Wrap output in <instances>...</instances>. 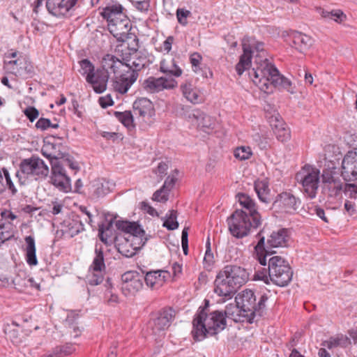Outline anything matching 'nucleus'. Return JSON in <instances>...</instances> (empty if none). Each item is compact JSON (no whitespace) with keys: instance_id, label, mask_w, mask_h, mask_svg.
Wrapping results in <instances>:
<instances>
[{"instance_id":"nucleus-21","label":"nucleus","mask_w":357,"mask_h":357,"mask_svg":"<svg viewBox=\"0 0 357 357\" xmlns=\"http://www.w3.org/2000/svg\"><path fill=\"white\" fill-rule=\"evenodd\" d=\"M79 1V0H47L46 7L51 15L61 17L70 10H75Z\"/></svg>"},{"instance_id":"nucleus-1","label":"nucleus","mask_w":357,"mask_h":357,"mask_svg":"<svg viewBox=\"0 0 357 357\" xmlns=\"http://www.w3.org/2000/svg\"><path fill=\"white\" fill-rule=\"evenodd\" d=\"M138 40L121 49L123 67L120 70V77L115 82L114 88L117 91L126 93L130 86L136 82L138 72L144 68L147 63V57L138 50Z\"/></svg>"},{"instance_id":"nucleus-51","label":"nucleus","mask_w":357,"mask_h":357,"mask_svg":"<svg viewBox=\"0 0 357 357\" xmlns=\"http://www.w3.org/2000/svg\"><path fill=\"white\" fill-rule=\"evenodd\" d=\"M55 348L56 349V351L59 352L61 357L68 356L75 351V347L70 344H66V345L56 347Z\"/></svg>"},{"instance_id":"nucleus-53","label":"nucleus","mask_w":357,"mask_h":357,"mask_svg":"<svg viewBox=\"0 0 357 357\" xmlns=\"http://www.w3.org/2000/svg\"><path fill=\"white\" fill-rule=\"evenodd\" d=\"M1 215L2 217V219L6 222L5 223H3L1 225H5L6 227L10 223L13 227V230L14 231L13 225L12 224L11 222L17 218L16 215H15L10 211L5 210L3 211H1Z\"/></svg>"},{"instance_id":"nucleus-54","label":"nucleus","mask_w":357,"mask_h":357,"mask_svg":"<svg viewBox=\"0 0 357 357\" xmlns=\"http://www.w3.org/2000/svg\"><path fill=\"white\" fill-rule=\"evenodd\" d=\"M206 250L205 255L204 257V262L205 264H208V266H211V264H213V263L214 261V260H213L214 257H213V254L211 250V243L209 241V238L208 239V241L206 242Z\"/></svg>"},{"instance_id":"nucleus-38","label":"nucleus","mask_w":357,"mask_h":357,"mask_svg":"<svg viewBox=\"0 0 357 357\" xmlns=\"http://www.w3.org/2000/svg\"><path fill=\"white\" fill-rule=\"evenodd\" d=\"M142 246L137 245V242H131L128 238H124V241L118 243L117 249L119 253L126 257H132L136 251Z\"/></svg>"},{"instance_id":"nucleus-40","label":"nucleus","mask_w":357,"mask_h":357,"mask_svg":"<svg viewBox=\"0 0 357 357\" xmlns=\"http://www.w3.org/2000/svg\"><path fill=\"white\" fill-rule=\"evenodd\" d=\"M349 343V338L344 335H337L334 337H331L328 340H325L321 343V345L327 347L328 349H332L337 347H346Z\"/></svg>"},{"instance_id":"nucleus-27","label":"nucleus","mask_w":357,"mask_h":357,"mask_svg":"<svg viewBox=\"0 0 357 357\" xmlns=\"http://www.w3.org/2000/svg\"><path fill=\"white\" fill-rule=\"evenodd\" d=\"M188 118L191 120L192 123L197 126L199 129L205 132L209 133L215 128V121L214 119L200 110H193L188 115Z\"/></svg>"},{"instance_id":"nucleus-45","label":"nucleus","mask_w":357,"mask_h":357,"mask_svg":"<svg viewBox=\"0 0 357 357\" xmlns=\"http://www.w3.org/2000/svg\"><path fill=\"white\" fill-rule=\"evenodd\" d=\"M321 15L324 18L331 19L337 22H341L346 18V15L340 10H335L332 11L323 10Z\"/></svg>"},{"instance_id":"nucleus-34","label":"nucleus","mask_w":357,"mask_h":357,"mask_svg":"<svg viewBox=\"0 0 357 357\" xmlns=\"http://www.w3.org/2000/svg\"><path fill=\"white\" fill-rule=\"evenodd\" d=\"M237 197L239 204L246 210L245 212H247L252 219L258 222L261 216L256 209L255 203L253 200L245 194H238Z\"/></svg>"},{"instance_id":"nucleus-55","label":"nucleus","mask_w":357,"mask_h":357,"mask_svg":"<svg viewBox=\"0 0 357 357\" xmlns=\"http://www.w3.org/2000/svg\"><path fill=\"white\" fill-rule=\"evenodd\" d=\"M24 113L31 122H33L39 116L38 110L34 107H26Z\"/></svg>"},{"instance_id":"nucleus-59","label":"nucleus","mask_w":357,"mask_h":357,"mask_svg":"<svg viewBox=\"0 0 357 357\" xmlns=\"http://www.w3.org/2000/svg\"><path fill=\"white\" fill-rule=\"evenodd\" d=\"M3 176L5 177V179H6V185L8 188V189L13 192V194H15L17 192V190L16 188H15V185L10 178V174L8 173V171L6 169V168H3Z\"/></svg>"},{"instance_id":"nucleus-35","label":"nucleus","mask_w":357,"mask_h":357,"mask_svg":"<svg viewBox=\"0 0 357 357\" xmlns=\"http://www.w3.org/2000/svg\"><path fill=\"white\" fill-rule=\"evenodd\" d=\"M26 247L24 250L26 252V263L31 266H36L38 264V259L36 257V248L35 239L31 236H26L24 238Z\"/></svg>"},{"instance_id":"nucleus-37","label":"nucleus","mask_w":357,"mask_h":357,"mask_svg":"<svg viewBox=\"0 0 357 357\" xmlns=\"http://www.w3.org/2000/svg\"><path fill=\"white\" fill-rule=\"evenodd\" d=\"M223 313L225 319H231L235 322L243 321V318H248V316L244 315L245 313H243L242 308L236 302L227 305Z\"/></svg>"},{"instance_id":"nucleus-61","label":"nucleus","mask_w":357,"mask_h":357,"mask_svg":"<svg viewBox=\"0 0 357 357\" xmlns=\"http://www.w3.org/2000/svg\"><path fill=\"white\" fill-rule=\"evenodd\" d=\"M167 169L168 165L165 162H161L158 164L154 172L160 178H162L167 174Z\"/></svg>"},{"instance_id":"nucleus-60","label":"nucleus","mask_w":357,"mask_h":357,"mask_svg":"<svg viewBox=\"0 0 357 357\" xmlns=\"http://www.w3.org/2000/svg\"><path fill=\"white\" fill-rule=\"evenodd\" d=\"M100 105L102 108H107L109 106H112L114 104V101L110 95H106L99 98L98 100Z\"/></svg>"},{"instance_id":"nucleus-46","label":"nucleus","mask_w":357,"mask_h":357,"mask_svg":"<svg viewBox=\"0 0 357 357\" xmlns=\"http://www.w3.org/2000/svg\"><path fill=\"white\" fill-rule=\"evenodd\" d=\"M14 236V231L12 225L9 223L6 225H0V245L6 241L10 240Z\"/></svg>"},{"instance_id":"nucleus-25","label":"nucleus","mask_w":357,"mask_h":357,"mask_svg":"<svg viewBox=\"0 0 357 357\" xmlns=\"http://www.w3.org/2000/svg\"><path fill=\"white\" fill-rule=\"evenodd\" d=\"M176 85V82L173 78L150 77L144 81L142 87L148 93H154L164 89H173Z\"/></svg>"},{"instance_id":"nucleus-29","label":"nucleus","mask_w":357,"mask_h":357,"mask_svg":"<svg viewBox=\"0 0 357 357\" xmlns=\"http://www.w3.org/2000/svg\"><path fill=\"white\" fill-rule=\"evenodd\" d=\"M84 229L79 215H74L65 220L62 224V231L70 237H73Z\"/></svg>"},{"instance_id":"nucleus-42","label":"nucleus","mask_w":357,"mask_h":357,"mask_svg":"<svg viewBox=\"0 0 357 357\" xmlns=\"http://www.w3.org/2000/svg\"><path fill=\"white\" fill-rule=\"evenodd\" d=\"M114 115L129 130L135 128L134 116L131 111L116 112Z\"/></svg>"},{"instance_id":"nucleus-62","label":"nucleus","mask_w":357,"mask_h":357,"mask_svg":"<svg viewBox=\"0 0 357 357\" xmlns=\"http://www.w3.org/2000/svg\"><path fill=\"white\" fill-rule=\"evenodd\" d=\"M176 180H177V178H176V177L175 176H174V175L169 176L166 178V180H165L162 187L165 188L166 190L169 192L170 190L174 185V183H175Z\"/></svg>"},{"instance_id":"nucleus-17","label":"nucleus","mask_w":357,"mask_h":357,"mask_svg":"<svg viewBox=\"0 0 357 357\" xmlns=\"http://www.w3.org/2000/svg\"><path fill=\"white\" fill-rule=\"evenodd\" d=\"M51 182L60 191L68 192L71 190L70 178L59 160L52 161Z\"/></svg>"},{"instance_id":"nucleus-64","label":"nucleus","mask_w":357,"mask_h":357,"mask_svg":"<svg viewBox=\"0 0 357 357\" xmlns=\"http://www.w3.org/2000/svg\"><path fill=\"white\" fill-rule=\"evenodd\" d=\"M135 7L137 10L145 12L149 10V0H142L139 3H135Z\"/></svg>"},{"instance_id":"nucleus-47","label":"nucleus","mask_w":357,"mask_h":357,"mask_svg":"<svg viewBox=\"0 0 357 357\" xmlns=\"http://www.w3.org/2000/svg\"><path fill=\"white\" fill-rule=\"evenodd\" d=\"M234 154L236 158L245 160L250 158L252 153L249 146H241L234 150Z\"/></svg>"},{"instance_id":"nucleus-36","label":"nucleus","mask_w":357,"mask_h":357,"mask_svg":"<svg viewBox=\"0 0 357 357\" xmlns=\"http://www.w3.org/2000/svg\"><path fill=\"white\" fill-rule=\"evenodd\" d=\"M183 96L191 103L198 104L202 102L203 99L200 96L199 90L191 83H185L181 86Z\"/></svg>"},{"instance_id":"nucleus-23","label":"nucleus","mask_w":357,"mask_h":357,"mask_svg":"<svg viewBox=\"0 0 357 357\" xmlns=\"http://www.w3.org/2000/svg\"><path fill=\"white\" fill-rule=\"evenodd\" d=\"M266 118L278 140L287 142L290 139V130L276 111H274L273 114H267Z\"/></svg>"},{"instance_id":"nucleus-6","label":"nucleus","mask_w":357,"mask_h":357,"mask_svg":"<svg viewBox=\"0 0 357 357\" xmlns=\"http://www.w3.org/2000/svg\"><path fill=\"white\" fill-rule=\"evenodd\" d=\"M242 45L243 54L240 56V60L236 66V70L238 75H241L250 66L252 53L255 51L257 52V54L255 56L254 67L249 73L252 79L255 77L257 68L262 63L273 66L266 57L263 43L255 41L254 38H245L243 40Z\"/></svg>"},{"instance_id":"nucleus-13","label":"nucleus","mask_w":357,"mask_h":357,"mask_svg":"<svg viewBox=\"0 0 357 357\" xmlns=\"http://www.w3.org/2000/svg\"><path fill=\"white\" fill-rule=\"evenodd\" d=\"M94 252L95 257L86 277L88 283L92 286L98 285L103 281V272L105 271L102 245L96 244Z\"/></svg>"},{"instance_id":"nucleus-26","label":"nucleus","mask_w":357,"mask_h":357,"mask_svg":"<svg viewBox=\"0 0 357 357\" xmlns=\"http://www.w3.org/2000/svg\"><path fill=\"white\" fill-rule=\"evenodd\" d=\"M324 190L331 197H335L343 189V183L330 171H324L322 174Z\"/></svg>"},{"instance_id":"nucleus-11","label":"nucleus","mask_w":357,"mask_h":357,"mask_svg":"<svg viewBox=\"0 0 357 357\" xmlns=\"http://www.w3.org/2000/svg\"><path fill=\"white\" fill-rule=\"evenodd\" d=\"M296 179L303 186L304 193L310 199L316 197L319 183V171L310 166H305L297 173Z\"/></svg>"},{"instance_id":"nucleus-2","label":"nucleus","mask_w":357,"mask_h":357,"mask_svg":"<svg viewBox=\"0 0 357 357\" xmlns=\"http://www.w3.org/2000/svg\"><path fill=\"white\" fill-rule=\"evenodd\" d=\"M206 306L199 307L192 321L191 334L195 341H202L208 336L217 335L227 326V320L223 311H209L208 303Z\"/></svg>"},{"instance_id":"nucleus-48","label":"nucleus","mask_w":357,"mask_h":357,"mask_svg":"<svg viewBox=\"0 0 357 357\" xmlns=\"http://www.w3.org/2000/svg\"><path fill=\"white\" fill-rule=\"evenodd\" d=\"M202 61V56L198 52H193L190 56V61L192 65V70L195 73H199L201 71V63Z\"/></svg>"},{"instance_id":"nucleus-56","label":"nucleus","mask_w":357,"mask_h":357,"mask_svg":"<svg viewBox=\"0 0 357 357\" xmlns=\"http://www.w3.org/2000/svg\"><path fill=\"white\" fill-rule=\"evenodd\" d=\"M268 301V296L266 294L261 295L258 303H256V314L259 317L262 315L264 309L265 308V303Z\"/></svg>"},{"instance_id":"nucleus-28","label":"nucleus","mask_w":357,"mask_h":357,"mask_svg":"<svg viewBox=\"0 0 357 357\" xmlns=\"http://www.w3.org/2000/svg\"><path fill=\"white\" fill-rule=\"evenodd\" d=\"M289 37L293 43V47L302 53L307 50L314 42L310 36L298 31H291Z\"/></svg>"},{"instance_id":"nucleus-63","label":"nucleus","mask_w":357,"mask_h":357,"mask_svg":"<svg viewBox=\"0 0 357 357\" xmlns=\"http://www.w3.org/2000/svg\"><path fill=\"white\" fill-rule=\"evenodd\" d=\"M105 296L107 298V301L108 303L113 305L119 303V296L112 292V290H107L105 293Z\"/></svg>"},{"instance_id":"nucleus-22","label":"nucleus","mask_w":357,"mask_h":357,"mask_svg":"<svg viewBox=\"0 0 357 357\" xmlns=\"http://www.w3.org/2000/svg\"><path fill=\"white\" fill-rule=\"evenodd\" d=\"M118 229L125 231L129 236L127 238L131 242H137L139 246H144L146 239L143 238L144 231L135 222H131L124 220H119L116 222Z\"/></svg>"},{"instance_id":"nucleus-12","label":"nucleus","mask_w":357,"mask_h":357,"mask_svg":"<svg viewBox=\"0 0 357 357\" xmlns=\"http://www.w3.org/2000/svg\"><path fill=\"white\" fill-rule=\"evenodd\" d=\"M108 29L119 41L122 42V44L118 47V49L124 47L128 43H131L138 39L136 35L130 33L131 27L126 16L119 19L113 23L108 24Z\"/></svg>"},{"instance_id":"nucleus-15","label":"nucleus","mask_w":357,"mask_h":357,"mask_svg":"<svg viewBox=\"0 0 357 357\" xmlns=\"http://www.w3.org/2000/svg\"><path fill=\"white\" fill-rule=\"evenodd\" d=\"M301 204V201L289 192L279 194L273 204L277 212L293 213Z\"/></svg>"},{"instance_id":"nucleus-5","label":"nucleus","mask_w":357,"mask_h":357,"mask_svg":"<svg viewBox=\"0 0 357 357\" xmlns=\"http://www.w3.org/2000/svg\"><path fill=\"white\" fill-rule=\"evenodd\" d=\"M123 63L115 56L105 55L101 61V68L97 69L91 75L86 76V81L90 84L96 93H103L106 89L109 77L114 75L116 82L120 77V70Z\"/></svg>"},{"instance_id":"nucleus-19","label":"nucleus","mask_w":357,"mask_h":357,"mask_svg":"<svg viewBox=\"0 0 357 357\" xmlns=\"http://www.w3.org/2000/svg\"><path fill=\"white\" fill-rule=\"evenodd\" d=\"M341 175L345 181L357 180V149L349 151L342 162Z\"/></svg>"},{"instance_id":"nucleus-24","label":"nucleus","mask_w":357,"mask_h":357,"mask_svg":"<svg viewBox=\"0 0 357 357\" xmlns=\"http://www.w3.org/2000/svg\"><path fill=\"white\" fill-rule=\"evenodd\" d=\"M122 291L127 296L135 294L142 289L143 278L137 272L128 271L122 275Z\"/></svg>"},{"instance_id":"nucleus-18","label":"nucleus","mask_w":357,"mask_h":357,"mask_svg":"<svg viewBox=\"0 0 357 357\" xmlns=\"http://www.w3.org/2000/svg\"><path fill=\"white\" fill-rule=\"evenodd\" d=\"M256 299L255 293L251 289L243 290L238 297L236 298L235 302L242 308L244 315L248 316V321L252 323L256 315Z\"/></svg>"},{"instance_id":"nucleus-31","label":"nucleus","mask_w":357,"mask_h":357,"mask_svg":"<svg viewBox=\"0 0 357 357\" xmlns=\"http://www.w3.org/2000/svg\"><path fill=\"white\" fill-rule=\"evenodd\" d=\"M109 182L104 179H97L89 185V193L93 199L102 197L109 192Z\"/></svg>"},{"instance_id":"nucleus-32","label":"nucleus","mask_w":357,"mask_h":357,"mask_svg":"<svg viewBox=\"0 0 357 357\" xmlns=\"http://www.w3.org/2000/svg\"><path fill=\"white\" fill-rule=\"evenodd\" d=\"M123 6L118 3H111L107 6L101 13L102 16L106 19L108 24L113 23L114 22L121 19L126 16L123 13Z\"/></svg>"},{"instance_id":"nucleus-16","label":"nucleus","mask_w":357,"mask_h":357,"mask_svg":"<svg viewBox=\"0 0 357 357\" xmlns=\"http://www.w3.org/2000/svg\"><path fill=\"white\" fill-rule=\"evenodd\" d=\"M133 113L139 120L147 124L153 123L155 111L153 102L146 98H137L132 105Z\"/></svg>"},{"instance_id":"nucleus-9","label":"nucleus","mask_w":357,"mask_h":357,"mask_svg":"<svg viewBox=\"0 0 357 357\" xmlns=\"http://www.w3.org/2000/svg\"><path fill=\"white\" fill-rule=\"evenodd\" d=\"M48 174L49 167L44 161L38 157L32 156L21 162L20 169L16 172L15 176L19 183L24 185L29 177L35 179L45 178Z\"/></svg>"},{"instance_id":"nucleus-10","label":"nucleus","mask_w":357,"mask_h":357,"mask_svg":"<svg viewBox=\"0 0 357 357\" xmlns=\"http://www.w3.org/2000/svg\"><path fill=\"white\" fill-rule=\"evenodd\" d=\"M261 223V218L256 222L247 212L240 210H236L228 220L229 231L236 238L247 236L252 229H257Z\"/></svg>"},{"instance_id":"nucleus-44","label":"nucleus","mask_w":357,"mask_h":357,"mask_svg":"<svg viewBox=\"0 0 357 357\" xmlns=\"http://www.w3.org/2000/svg\"><path fill=\"white\" fill-rule=\"evenodd\" d=\"M112 227V220H109L106 225L104 224L99 225L98 236L101 241L105 244H107V238L112 236V230L110 228Z\"/></svg>"},{"instance_id":"nucleus-7","label":"nucleus","mask_w":357,"mask_h":357,"mask_svg":"<svg viewBox=\"0 0 357 357\" xmlns=\"http://www.w3.org/2000/svg\"><path fill=\"white\" fill-rule=\"evenodd\" d=\"M254 84L264 92L272 91L273 87L282 86L290 93H294L290 80L280 75L275 66L262 63L256 69Z\"/></svg>"},{"instance_id":"nucleus-8","label":"nucleus","mask_w":357,"mask_h":357,"mask_svg":"<svg viewBox=\"0 0 357 357\" xmlns=\"http://www.w3.org/2000/svg\"><path fill=\"white\" fill-rule=\"evenodd\" d=\"M288 231L286 229H280L277 231H273L265 245V238L261 237L255 247L258 261L262 266H266L267 258L275 252L271 249L274 248L284 247L288 241Z\"/></svg>"},{"instance_id":"nucleus-58","label":"nucleus","mask_w":357,"mask_h":357,"mask_svg":"<svg viewBox=\"0 0 357 357\" xmlns=\"http://www.w3.org/2000/svg\"><path fill=\"white\" fill-rule=\"evenodd\" d=\"M52 123L50 119L45 118H40L36 123V127L41 130H45L50 128Z\"/></svg>"},{"instance_id":"nucleus-57","label":"nucleus","mask_w":357,"mask_h":357,"mask_svg":"<svg viewBox=\"0 0 357 357\" xmlns=\"http://www.w3.org/2000/svg\"><path fill=\"white\" fill-rule=\"evenodd\" d=\"M344 192L349 193L350 198L357 197V185L353 183H348L344 185Z\"/></svg>"},{"instance_id":"nucleus-4","label":"nucleus","mask_w":357,"mask_h":357,"mask_svg":"<svg viewBox=\"0 0 357 357\" xmlns=\"http://www.w3.org/2000/svg\"><path fill=\"white\" fill-rule=\"evenodd\" d=\"M268 269L262 271H257L254 275V280H261L266 284L271 280L274 284L284 287L292 279L293 272L289 263L280 256H273L267 259Z\"/></svg>"},{"instance_id":"nucleus-41","label":"nucleus","mask_w":357,"mask_h":357,"mask_svg":"<svg viewBox=\"0 0 357 357\" xmlns=\"http://www.w3.org/2000/svg\"><path fill=\"white\" fill-rule=\"evenodd\" d=\"M255 190L260 201L268 203L269 201V189L268 184L264 181H257L255 183Z\"/></svg>"},{"instance_id":"nucleus-30","label":"nucleus","mask_w":357,"mask_h":357,"mask_svg":"<svg viewBox=\"0 0 357 357\" xmlns=\"http://www.w3.org/2000/svg\"><path fill=\"white\" fill-rule=\"evenodd\" d=\"M169 277L170 273L167 271H151L146 274L144 280L147 286L155 288L161 286Z\"/></svg>"},{"instance_id":"nucleus-49","label":"nucleus","mask_w":357,"mask_h":357,"mask_svg":"<svg viewBox=\"0 0 357 357\" xmlns=\"http://www.w3.org/2000/svg\"><path fill=\"white\" fill-rule=\"evenodd\" d=\"M191 15V12L185 8H178L176 10L177 20L178 23L183 26L188 25V18L190 17Z\"/></svg>"},{"instance_id":"nucleus-39","label":"nucleus","mask_w":357,"mask_h":357,"mask_svg":"<svg viewBox=\"0 0 357 357\" xmlns=\"http://www.w3.org/2000/svg\"><path fill=\"white\" fill-rule=\"evenodd\" d=\"M19 324L16 321H13L10 324H8L4 326L3 331L6 337L9 339L13 344H19L22 341L21 335L17 328Z\"/></svg>"},{"instance_id":"nucleus-33","label":"nucleus","mask_w":357,"mask_h":357,"mask_svg":"<svg viewBox=\"0 0 357 357\" xmlns=\"http://www.w3.org/2000/svg\"><path fill=\"white\" fill-rule=\"evenodd\" d=\"M160 70L169 76L179 77L182 74V70L178 66L177 61L172 56H167L161 61Z\"/></svg>"},{"instance_id":"nucleus-3","label":"nucleus","mask_w":357,"mask_h":357,"mask_svg":"<svg viewBox=\"0 0 357 357\" xmlns=\"http://www.w3.org/2000/svg\"><path fill=\"white\" fill-rule=\"evenodd\" d=\"M249 280L247 271L237 265H227L217 274L214 284V292L222 297V302L230 300L237 289Z\"/></svg>"},{"instance_id":"nucleus-50","label":"nucleus","mask_w":357,"mask_h":357,"mask_svg":"<svg viewBox=\"0 0 357 357\" xmlns=\"http://www.w3.org/2000/svg\"><path fill=\"white\" fill-rule=\"evenodd\" d=\"M82 75H89L94 73L95 67L88 59H83L79 62Z\"/></svg>"},{"instance_id":"nucleus-20","label":"nucleus","mask_w":357,"mask_h":357,"mask_svg":"<svg viewBox=\"0 0 357 357\" xmlns=\"http://www.w3.org/2000/svg\"><path fill=\"white\" fill-rule=\"evenodd\" d=\"M79 1V0H47L46 7L51 15L61 17L70 10H75Z\"/></svg>"},{"instance_id":"nucleus-52","label":"nucleus","mask_w":357,"mask_h":357,"mask_svg":"<svg viewBox=\"0 0 357 357\" xmlns=\"http://www.w3.org/2000/svg\"><path fill=\"white\" fill-rule=\"evenodd\" d=\"M169 192L162 187L153 194V199L157 202H165L168 199Z\"/></svg>"},{"instance_id":"nucleus-14","label":"nucleus","mask_w":357,"mask_h":357,"mask_svg":"<svg viewBox=\"0 0 357 357\" xmlns=\"http://www.w3.org/2000/svg\"><path fill=\"white\" fill-rule=\"evenodd\" d=\"M175 317V312L172 308L163 309L149 322V327L153 334L159 337L169 327Z\"/></svg>"},{"instance_id":"nucleus-43","label":"nucleus","mask_w":357,"mask_h":357,"mask_svg":"<svg viewBox=\"0 0 357 357\" xmlns=\"http://www.w3.org/2000/svg\"><path fill=\"white\" fill-rule=\"evenodd\" d=\"M177 211L171 210L167 213L162 226L168 230H174L178 227V222L176 220Z\"/></svg>"}]
</instances>
